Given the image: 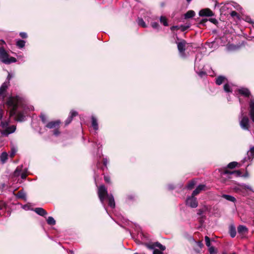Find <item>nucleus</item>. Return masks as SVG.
<instances>
[{
    "mask_svg": "<svg viewBox=\"0 0 254 254\" xmlns=\"http://www.w3.org/2000/svg\"><path fill=\"white\" fill-rule=\"evenodd\" d=\"M12 77V75L10 73H8V74L7 78H6V79H7L6 81H8L9 82V81L11 79Z\"/></svg>",
    "mask_w": 254,
    "mask_h": 254,
    "instance_id": "47",
    "label": "nucleus"
},
{
    "mask_svg": "<svg viewBox=\"0 0 254 254\" xmlns=\"http://www.w3.org/2000/svg\"><path fill=\"white\" fill-rule=\"evenodd\" d=\"M233 47L234 46L233 45H229L228 47V49L230 50L232 49H233L232 48H233Z\"/></svg>",
    "mask_w": 254,
    "mask_h": 254,
    "instance_id": "55",
    "label": "nucleus"
},
{
    "mask_svg": "<svg viewBox=\"0 0 254 254\" xmlns=\"http://www.w3.org/2000/svg\"><path fill=\"white\" fill-rule=\"evenodd\" d=\"M191 0H187V2L188 3L190 2V1H191Z\"/></svg>",
    "mask_w": 254,
    "mask_h": 254,
    "instance_id": "59",
    "label": "nucleus"
},
{
    "mask_svg": "<svg viewBox=\"0 0 254 254\" xmlns=\"http://www.w3.org/2000/svg\"><path fill=\"white\" fill-rule=\"evenodd\" d=\"M137 22L138 24L139 25L142 26V27L145 28L146 27V25L142 18H138Z\"/></svg>",
    "mask_w": 254,
    "mask_h": 254,
    "instance_id": "30",
    "label": "nucleus"
},
{
    "mask_svg": "<svg viewBox=\"0 0 254 254\" xmlns=\"http://www.w3.org/2000/svg\"><path fill=\"white\" fill-rule=\"evenodd\" d=\"M108 163V159L107 158H104L103 160V164L105 166H107Z\"/></svg>",
    "mask_w": 254,
    "mask_h": 254,
    "instance_id": "50",
    "label": "nucleus"
},
{
    "mask_svg": "<svg viewBox=\"0 0 254 254\" xmlns=\"http://www.w3.org/2000/svg\"><path fill=\"white\" fill-rule=\"evenodd\" d=\"M8 81H5L0 87V99L3 100L6 96L7 89L9 86Z\"/></svg>",
    "mask_w": 254,
    "mask_h": 254,
    "instance_id": "6",
    "label": "nucleus"
},
{
    "mask_svg": "<svg viewBox=\"0 0 254 254\" xmlns=\"http://www.w3.org/2000/svg\"><path fill=\"white\" fill-rule=\"evenodd\" d=\"M0 60L5 64H9L16 61L15 58H8V55L3 48H0Z\"/></svg>",
    "mask_w": 254,
    "mask_h": 254,
    "instance_id": "4",
    "label": "nucleus"
},
{
    "mask_svg": "<svg viewBox=\"0 0 254 254\" xmlns=\"http://www.w3.org/2000/svg\"><path fill=\"white\" fill-rule=\"evenodd\" d=\"M151 26L154 29H158L159 27V25L157 22L152 23Z\"/></svg>",
    "mask_w": 254,
    "mask_h": 254,
    "instance_id": "39",
    "label": "nucleus"
},
{
    "mask_svg": "<svg viewBox=\"0 0 254 254\" xmlns=\"http://www.w3.org/2000/svg\"><path fill=\"white\" fill-rule=\"evenodd\" d=\"M250 115L251 120L254 123V99H251L250 102Z\"/></svg>",
    "mask_w": 254,
    "mask_h": 254,
    "instance_id": "12",
    "label": "nucleus"
},
{
    "mask_svg": "<svg viewBox=\"0 0 254 254\" xmlns=\"http://www.w3.org/2000/svg\"><path fill=\"white\" fill-rule=\"evenodd\" d=\"M21 173V169L17 167L14 172V175L15 176H19Z\"/></svg>",
    "mask_w": 254,
    "mask_h": 254,
    "instance_id": "36",
    "label": "nucleus"
},
{
    "mask_svg": "<svg viewBox=\"0 0 254 254\" xmlns=\"http://www.w3.org/2000/svg\"><path fill=\"white\" fill-rule=\"evenodd\" d=\"M0 158L1 163L4 164L8 159L7 153L6 152H3L0 156Z\"/></svg>",
    "mask_w": 254,
    "mask_h": 254,
    "instance_id": "21",
    "label": "nucleus"
},
{
    "mask_svg": "<svg viewBox=\"0 0 254 254\" xmlns=\"http://www.w3.org/2000/svg\"><path fill=\"white\" fill-rule=\"evenodd\" d=\"M186 204L191 208H196L198 206V202L194 196L191 194V196L187 197Z\"/></svg>",
    "mask_w": 254,
    "mask_h": 254,
    "instance_id": "7",
    "label": "nucleus"
},
{
    "mask_svg": "<svg viewBox=\"0 0 254 254\" xmlns=\"http://www.w3.org/2000/svg\"><path fill=\"white\" fill-rule=\"evenodd\" d=\"M20 175L22 179H25L26 178V174L25 173H20Z\"/></svg>",
    "mask_w": 254,
    "mask_h": 254,
    "instance_id": "48",
    "label": "nucleus"
},
{
    "mask_svg": "<svg viewBox=\"0 0 254 254\" xmlns=\"http://www.w3.org/2000/svg\"><path fill=\"white\" fill-rule=\"evenodd\" d=\"M16 196L17 198H21L24 200H26V194L24 192L22 191H18L16 194Z\"/></svg>",
    "mask_w": 254,
    "mask_h": 254,
    "instance_id": "25",
    "label": "nucleus"
},
{
    "mask_svg": "<svg viewBox=\"0 0 254 254\" xmlns=\"http://www.w3.org/2000/svg\"><path fill=\"white\" fill-rule=\"evenodd\" d=\"M47 221V223L49 225H54L56 224V221L55 220L54 218L52 216L48 217Z\"/></svg>",
    "mask_w": 254,
    "mask_h": 254,
    "instance_id": "28",
    "label": "nucleus"
},
{
    "mask_svg": "<svg viewBox=\"0 0 254 254\" xmlns=\"http://www.w3.org/2000/svg\"><path fill=\"white\" fill-rule=\"evenodd\" d=\"M241 116H243V111H241Z\"/></svg>",
    "mask_w": 254,
    "mask_h": 254,
    "instance_id": "58",
    "label": "nucleus"
},
{
    "mask_svg": "<svg viewBox=\"0 0 254 254\" xmlns=\"http://www.w3.org/2000/svg\"><path fill=\"white\" fill-rule=\"evenodd\" d=\"M226 79L225 77L223 76H219L216 79V83L220 85H221L223 82H224L225 80Z\"/></svg>",
    "mask_w": 254,
    "mask_h": 254,
    "instance_id": "26",
    "label": "nucleus"
},
{
    "mask_svg": "<svg viewBox=\"0 0 254 254\" xmlns=\"http://www.w3.org/2000/svg\"><path fill=\"white\" fill-rule=\"evenodd\" d=\"M187 43L184 40H181L180 42L177 43V48L180 54L182 57H185L186 45Z\"/></svg>",
    "mask_w": 254,
    "mask_h": 254,
    "instance_id": "8",
    "label": "nucleus"
},
{
    "mask_svg": "<svg viewBox=\"0 0 254 254\" xmlns=\"http://www.w3.org/2000/svg\"><path fill=\"white\" fill-rule=\"evenodd\" d=\"M210 21L213 23H216L217 22V20L215 18H211Z\"/></svg>",
    "mask_w": 254,
    "mask_h": 254,
    "instance_id": "52",
    "label": "nucleus"
},
{
    "mask_svg": "<svg viewBox=\"0 0 254 254\" xmlns=\"http://www.w3.org/2000/svg\"><path fill=\"white\" fill-rule=\"evenodd\" d=\"M8 123L6 121H1L0 126L2 128H5L1 131V134L4 136H7L10 133L14 132L16 129V127L12 125L8 127Z\"/></svg>",
    "mask_w": 254,
    "mask_h": 254,
    "instance_id": "5",
    "label": "nucleus"
},
{
    "mask_svg": "<svg viewBox=\"0 0 254 254\" xmlns=\"http://www.w3.org/2000/svg\"><path fill=\"white\" fill-rule=\"evenodd\" d=\"M205 187V185H199L197 187V188L193 191L192 193V195H196L198 194L201 190H203Z\"/></svg>",
    "mask_w": 254,
    "mask_h": 254,
    "instance_id": "17",
    "label": "nucleus"
},
{
    "mask_svg": "<svg viewBox=\"0 0 254 254\" xmlns=\"http://www.w3.org/2000/svg\"><path fill=\"white\" fill-rule=\"evenodd\" d=\"M223 254H226L225 253H223Z\"/></svg>",
    "mask_w": 254,
    "mask_h": 254,
    "instance_id": "64",
    "label": "nucleus"
},
{
    "mask_svg": "<svg viewBox=\"0 0 254 254\" xmlns=\"http://www.w3.org/2000/svg\"><path fill=\"white\" fill-rule=\"evenodd\" d=\"M77 112L75 111H71L70 112L69 116L66 120L65 122V125H67L71 123L72 120V119L74 117H75L77 115Z\"/></svg>",
    "mask_w": 254,
    "mask_h": 254,
    "instance_id": "14",
    "label": "nucleus"
},
{
    "mask_svg": "<svg viewBox=\"0 0 254 254\" xmlns=\"http://www.w3.org/2000/svg\"><path fill=\"white\" fill-rule=\"evenodd\" d=\"M23 208H24V209L26 208V205H25V206L23 207Z\"/></svg>",
    "mask_w": 254,
    "mask_h": 254,
    "instance_id": "62",
    "label": "nucleus"
},
{
    "mask_svg": "<svg viewBox=\"0 0 254 254\" xmlns=\"http://www.w3.org/2000/svg\"><path fill=\"white\" fill-rule=\"evenodd\" d=\"M222 197L223 198L226 199L227 200H228V201H231L233 202H235L236 201V198L234 196L230 195L223 194L222 195Z\"/></svg>",
    "mask_w": 254,
    "mask_h": 254,
    "instance_id": "22",
    "label": "nucleus"
},
{
    "mask_svg": "<svg viewBox=\"0 0 254 254\" xmlns=\"http://www.w3.org/2000/svg\"><path fill=\"white\" fill-rule=\"evenodd\" d=\"M247 157H245L243 160L242 163H244L247 161H252L254 158V146L251 147L248 151Z\"/></svg>",
    "mask_w": 254,
    "mask_h": 254,
    "instance_id": "9",
    "label": "nucleus"
},
{
    "mask_svg": "<svg viewBox=\"0 0 254 254\" xmlns=\"http://www.w3.org/2000/svg\"><path fill=\"white\" fill-rule=\"evenodd\" d=\"M22 101V99L18 96H11L8 98L6 105L10 109L9 115L10 117L15 116V119L19 122L24 120L25 116L21 112H17V108Z\"/></svg>",
    "mask_w": 254,
    "mask_h": 254,
    "instance_id": "1",
    "label": "nucleus"
},
{
    "mask_svg": "<svg viewBox=\"0 0 254 254\" xmlns=\"http://www.w3.org/2000/svg\"><path fill=\"white\" fill-rule=\"evenodd\" d=\"M1 187H2V188H4V187H5V185H4V184H2V185H1Z\"/></svg>",
    "mask_w": 254,
    "mask_h": 254,
    "instance_id": "57",
    "label": "nucleus"
},
{
    "mask_svg": "<svg viewBox=\"0 0 254 254\" xmlns=\"http://www.w3.org/2000/svg\"><path fill=\"white\" fill-rule=\"evenodd\" d=\"M40 117L43 123H45L47 122V118L44 114H41Z\"/></svg>",
    "mask_w": 254,
    "mask_h": 254,
    "instance_id": "37",
    "label": "nucleus"
},
{
    "mask_svg": "<svg viewBox=\"0 0 254 254\" xmlns=\"http://www.w3.org/2000/svg\"><path fill=\"white\" fill-rule=\"evenodd\" d=\"M224 90L226 92H232V91H231V90L230 89V85L228 84H225L224 85Z\"/></svg>",
    "mask_w": 254,
    "mask_h": 254,
    "instance_id": "33",
    "label": "nucleus"
},
{
    "mask_svg": "<svg viewBox=\"0 0 254 254\" xmlns=\"http://www.w3.org/2000/svg\"><path fill=\"white\" fill-rule=\"evenodd\" d=\"M1 43L5 44V42L3 40H1Z\"/></svg>",
    "mask_w": 254,
    "mask_h": 254,
    "instance_id": "60",
    "label": "nucleus"
},
{
    "mask_svg": "<svg viewBox=\"0 0 254 254\" xmlns=\"http://www.w3.org/2000/svg\"><path fill=\"white\" fill-rule=\"evenodd\" d=\"M204 238H205L206 245L208 247H211V243H210V240L208 236H206Z\"/></svg>",
    "mask_w": 254,
    "mask_h": 254,
    "instance_id": "34",
    "label": "nucleus"
},
{
    "mask_svg": "<svg viewBox=\"0 0 254 254\" xmlns=\"http://www.w3.org/2000/svg\"><path fill=\"white\" fill-rule=\"evenodd\" d=\"M240 125L241 128L244 130H249V120L246 117H243L241 120L240 121Z\"/></svg>",
    "mask_w": 254,
    "mask_h": 254,
    "instance_id": "10",
    "label": "nucleus"
},
{
    "mask_svg": "<svg viewBox=\"0 0 254 254\" xmlns=\"http://www.w3.org/2000/svg\"><path fill=\"white\" fill-rule=\"evenodd\" d=\"M237 164H238V163L237 162H232L230 163L228 165L227 167L229 168L233 169L236 167Z\"/></svg>",
    "mask_w": 254,
    "mask_h": 254,
    "instance_id": "31",
    "label": "nucleus"
},
{
    "mask_svg": "<svg viewBox=\"0 0 254 254\" xmlns=\"http://www.w3.org/2000/svg\"><path fill=\"white\" fill-rule=\"evenodd\" d=\"M223 174L224 175H226V174L234 175L236 177H240L242 175V173L239 170H236V171H229L228 170H225V171H224Z\"/></svg>",
    "mask_w": 254,
    "mask_h": 254,
    "instance_id": "18",
    "label": "nucleus"
},
{
    "mask_svg": "<svg viewBox=\"0 0 254 254\" xmlns=\"http://www.w3.org/2000/svg\"><path fill=\"white\" fill-rule=\"evenodd\" d=\"M202 244L201 243V242H199V243H198V246H199V247H201V246H202Z\"/></svg>",
    "mask_w": 254,
    "mask_h": 254,
    "instance_id": "56",
    "label": "nucleus"
},
{
    "mask_svg": "<svg viewBox=\"0 0 254 254\" xmlns=\"http://www.w3.org/2000/svg\"><path fill=\"white\" fill-rule=\"evenodd\" d=\"M200 16H212L214 15L213 12L208 8L203 9L199 12Z\"/></svg>",
    "mask_w": 254,
    "mask_h": 254,
    "instance_id": "11",
    "label": "nucleus"
},
{
    "mask_svg": "<svg viewBox=\"0 0 254 254\" xmlns=\"http://www.w3.org/2000/svg\"><path fill=\"white\" fill-rule=\"evenodd\" d=\"M180 28H181V30L182 31H185V30H186L188 28H189V26H183V25H181L180 26Z\"/></svg>",
    "mask_w": 254,
    "mask_h": 254,
    "instance_id": "43",
    "label": "nucleus"
},
{
    "mask_svg": "<svg viewBox=\"0 0 254 254\" xmlns=\"http://www.w3.org/2000/svg\"><path fill=\"white\" fill-rule=\"evenodd\" d=\"M203 213V211L202 209L198 210L197 214L198 215H201Z\"/></svg>",
    "mask_w": 254,
    "mask_h": 254,
    "instance_id": "51",
    "label": "nucleus"
},
{
    "mask_svg": "<svg viewBox=\"0 0 254 254\" xmlns=\"http://www.w3.org/2000/svg\"><path fill=\"white\" fill-rule=\"evenodd\" d=\"M25 42L22 40H18L16 42V46L19 48H22L24 47Z\"/></svg>",
    "mask_w": 254,
    "mask_h": 254,
    "instance_id": "27",
    "label": "nucleus"
},
{
    "mask_svg": "<svg viewBox=\"0 0 254 254\" xmlns=\"http://www.w3.org/2000/svg\"><path fill=\"white\" fill-rule=\"evenodd\" d=\"M104 180L107 183H110V177L108 176H104Z\"/></svg>",
    "mask_w": 254,
    "mask_h": 254,
    "instance_id": "41",
    "label": "nucleus"
},
{
    "mask_svg": "<svg viewBox=\"0 0 254 254\" xmlns=\"http://www.w3.org/2000/svg\"><path fill=\"white\" fill-rule=\"evenodd\" d=\"M239 93L245 97H249L251 95L250 90L246 88H241L238 89Z\"/></svg>",
    "mask_w": 254,
    "mask_h": 254,
    "instance_id": "15",
    "label": "nucleus"
},
{
    "mask_svg": "<svg viewBox=\"0 0 254 254\" xmlns=\"http://www.w3.org/2000/svg\"><path fill=\"white\" fill-rule=\"evenodd\" d=\"M195 184V182L194 181H191L188 184L187 187L189 190L192 189Z\"/></svg>",
    "mask_w": 254,
    "mask_h": 254,
    "instance_id": "32",
    "label": "nucleus"
},
{
    "mask_svg": "<svg viewBox=\"0 0 254 254\" xmlns=\"http://www.w3.org/2000/svg\"><path fill=\"white\" fill-rule=\"evenodd\" d=\"M61 124V122L60 121H52L50 122L49 123H47L46 125V127L47 128H57V127H59L60 126V124Z\"/></svg>",
    "mask_w": 254,
    "mask_h": 254,
    "instance_id": "13",
    "label": "nucleus"
},
{
    "mask_svg": "<svg viewBox=\"0 0 254 254\" xmlns=\"http://www.w3.org/2000/svg\"><path fill=\"white\" fill-rule=\"evenodd\" d=\"M240 186L243 188L248 189L251 191H253L252 188L249 185H247L245 184H242L240 185Z\"/></svg>",
    "mask_w": 254,
    "mask_h": 254,
    "instance_id": "35",
    "label": "nucleus"
},
{
    "mask_svg": "<svg viewBox=\"0 0 254 254\" xmlns=\"http://www.w3.org/2000/svg\"><path fill=\"white\" fill-rule=\"evenodd\" d=\"M230 15L232 17H235V16L238 17V13L235 11H231V12L230 13Z\"/></svg>",
    "mask_w": 254,
    "mask_h": 254,
    "instance_id": "42",
    "label": "nucleus"
},
{
    "mask_svg": "<svg viewBox=\"0 0 254 254\" xmlns=\"http://www.w3.org/2000/svg\"><path fill=\"white\" fill-rule=\"evenodd\" d=\"M20 36L22 38H27V34L25 32H21L20 33Z\"/></svg>",
    "mask_w": 254,
    "mask_h": 254,
    "instance_id": "46",
    "label": "nucleus"
},
{
    "mask_svg": "<svg viewBox=\"0 0 254 254\" xmlns=\"http://www.w3.org/2000/svg\"><path fill=\"white\" fill-rule=\"evenodd\" d=\"M60 134V131L58 130V128H56L54 131V134L56 136H58Z\"/></svg>",
    "mask_w": 254,
    "mask_h": 254,
    "instance_id": "45",
    "label": "nucleus"
},
{
    "mask_svg": "<svg viewBox=\"0 0 254 254\" xmlns=\"http://www.w3.org/2000/svg\"><path fill=\"white\" fill-rule=\"evenodd\" d=\"M168 189L169 190H173L174 189V186L172 185H170L168 186Z\"/></svg>",
    "mask_w": 254,
    "mask_h": 254,
    "instance_id": "53",
    "label": "nucleus"
},
{
    "mask_svg": "<svg viewBox=\"0 0 254 254\" xmlns=\"http://www.w3.org/2000/svg\"><path fill=\"white\" fill-rule=\"evenodd\" d=\"M229 233L232 238H234L236 235V231L235 227L233 225H231L229 228Z\"/></svg>",
    "mask_w": 254,
    "mask_h": 254,
    "instance_id": "23",
    "label": "nucleus"
},
{
    "mask_svg": "<svg viewBox=\"0 0 254 254\" xmlns=\"http://www.w3.org/2000/svg\"><path fill=\"white\" fill-rule=\"evenodd\" d=\"M147 248L153 250V254H163L162 251L165 250L166 247L159 242H155L152 244H146Z\"/></svg>",
    "mask_w": 254,
    "mask_h": 254,
    "instance_id": "3",
    "label": "nucleus"
},
{
    "mask_svg": "<svg viewBox=\"0 0 254 254\" xmlns=\"http://www.w3.org/2000/svg\"><path fill=\"white\" fill-rule=\"evenodd\" d=\"M98 195L101 202L103 204L106 197H108L109 205L112 208L115 207V202L113 195L108 194L107 188L104 185H101L98 190Z\"/></svg>",
    "mask_w": 254,
    "mask_h": 254,
    "instance_id": "2",
    "label": "nucleus"
},
{
    "mask_svg": "<svg viewBox=\"0 0 254 254\" xmlns=\"http://www.w3.org/2000/svg\"><path fill=\"white\" fill-rule=\"evenodd\" d=\"M16 152V149L14 148H12L11 149V153L10 154V157H13L14 156V155L15 154Z\"/></svg>",
    "mask_w": 254,
    "mask_h": 254,
    "instance_id": "40",
    "label": "nucleus"
},
{
    "mask_svg": "<svg viewBox=\"0 0 254 254\" xmlns=\"http://www.w3.org/2000/svg\"><path fill=\"white\" fill-rule=\"evenodd\" d=\"M247 21L250 23H253V21L250 18H247Z\"/></svg>",
    "mask_w": 254,
    "mask_h": 254,
    "instance_id": "54",
    "label": "nucleus"
},
{
    "mask_svg": "<svg viewBox=\"0 0 254 254\" xmlns=\"http://www.w3.org/2000/svg\"><path fill=\"white\" fill-rule=\"evenodd\" d=\"M180 27H179V26H173L171 27V30H174L175 29H179L180 28Z\"/></svg>",
    "mask_w": 254,
    "mask_h": 254,
    "instance_id": "49",
    "label": "nucleus"
},
{
    "mask_svg": "<svg viewBox=\"0 0 254 254\" xmlns=\"http://www.w3.org/2000/svg\"><path fill=\"white\" fill-rule=\"evenodd\" d=\"M197 74H198V75L199 76L202 77L206 74V73H205V72H204L203 71H201L197 72Z\"/></svg>",
    "mask_w": 254,
    "mask_h": 254,
    "instance_id": "44",
    "label": "nucleus"
},
{
    "mask_svg": "<svg viewBox=\"0 0 254 254\" xmlns=\"http://www.w3.org/2000/svg\"><path fill=\"white\" fill-rule=\"evenodd\" d=\"M238 232L240 235H244L248 233V228L244 225H239L237 228Z\"/></svg>",
    "mask_w": 254,
    "mask_h": 254,
    "instance_id": "16",
    "label": "nucleus"
},
{
    "mask_svg": "<svg viewBox=\"0 0 254 254\" xmlns=\"http://www.w3.org/2000/svg\"><path fill=\"white\" fill-rule=\"evenodd\" d=\"M195 15V12L193 10H189L185 13L184 16L185 19L192 18Z\"/></svg>",
    "mask_w": 254,
    "mask_h": 254,
    "instance_id": "24",
    "label": "nucleus"
},
{
    "mask_svg": "<svg viewBox=\"0 0 254 254\" xmlns=\"http://www.w3.org/2000/svg\"><path fill=\"white\" fill-rule=\"evenodd\" d=\"M244 177H247L248 176V174H246L244 176Z\"/></svg>",
    "mask_w": 254,
    "mask_h": 254,
    "instance_id": "61",
    "label": "nucleus"
},
{
    "mask_svg": "<svg viewBox=\"0 0 254 254\" xmlns=\"http://www.w3.org/2000/svg\"><path fill=\"white\" fill-rule=\"evenodd\" d=\"M209 248V252L210 253V254H215V248L213 247H210Z\"/></svg>",
    "mask_w": 254,
    "mask_h": 254,
    "instance_id": "38",
    "label": "nucleus"
},
{
    "mask_svg": "<svg viewBox=\"0 0 254 254\" xmlns=\"http://www.w3.org/2000/svg\"><path fill=\"white\" fill-rule=\"evenodd\" d=\"M91 121L92 126L93 127L94 129L95 130H97L98 129V124L96 118L94 116H92Z\"/></svg>",
    "mask_w": 254,
    "mask_h": 254,
    "instance_id": "20",
    "label": "nucleus"
},
{
    "mask_svg": "<svg viewBox=\"0 0 254 254\" xmlns=\"http://www.w3.org/2000/svg\"><path fill=\"white\" fill-rule=\"evenodd\" d=\"M253 222H254V221H253Z\"/></svg>",
    "mask_w": 254,
    "mask_h": 254,
    "instance_id": "63",
    "label": "nucleus"
},
{
    "mask_svg": "<svg viewBox=\"0 0 254 254\" xmlns=\"http://www.w3.org/2000/svg\"><path fill=\"white\" fill-rule=\"evenodd\" d=\"M34 211L38 215L44 216L47 215V212L41 207H37L34 209Z\"/></svg>",
    "mask_w": 254,
    "mask_h": 254,
    "instance_id": "19",
    "label": "nucleus"
},
{
    "mask_svg": "<svg viewBox=\"0 0 254 254\" xmlns=\"http://www.w3.org/2000/svg\"><path fill=\"white\" fill-rule=\"evenodd\" d=\"M160 21L165 26H167L168 25V21L167 18L163 16H161L160 17Z\"/></svg>",
    "mask_w": 254,
    "mask_h": 254,
    "instance_id": "29",
    "label": "nucleus"
}]
</instances>
